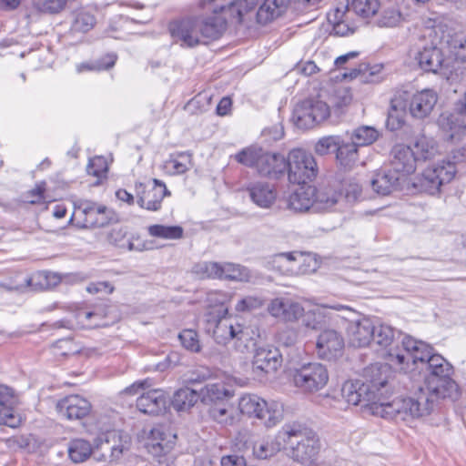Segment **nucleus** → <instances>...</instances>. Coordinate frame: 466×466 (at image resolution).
Wrapping results in <instances>:
<instances>
[{"label":"nucleus","instance_id":"1","mask_svg":"<svg viewBox=\"0 0 466 466\" xmlns=\"http://www.w3.org/2000/svg\"><path fill=\"white\" fill-rule=\"evenodd\" d=\"M368 383H347L343 389L349 401H368L374 416L385 420L412 422L431 414L442 400L455 401L461 392L453 378L424 380L410 396L390 400L391 390L389 386L390 369L387 364H376L369 370Z\"/></svg>","mask_w":466,"mask_h":466},{"label":"nucleus","instance_id":"2","mask_svg":"<svg viewBox=\"0 0 466 466\" xmlns=\"http://www.w3.org/2000/svg\"><path fill=\"white\" fill-rule=\"evenodd\" d=\"M409 339L416 340L410 336L402 335L391 326L374 324L371 342L377 346L376 350L388 359L396 369L404 372L409 371V356L412 353L411 350H407L406 342Z\"/></svg>","mask_w":466,"mask_h":466},{"label":"nucleus","instance_id":"3","mask_svg":"<svg viewBox=\"0 0 466 466\" xmlns=\"http://www.w3.org/2000/svg\"><path fill=\"white\" fill-rule=\"evenodd\" d=\"M279 438L294 461L309 465L316 460L320 444L313 431L299 423L285 424L279 431Z\"/></svg>","mask_w":466,"mask_h":466},{"label":"nucleus","instance_id":"4","mask_svg":"<svg viewBox=\"0 0 466 466\" xmlns=\"http://www.w3.org/2000/svg\"><path fill=\"white\" fill-rule=\"evenodd\" d=\"M423 38H429L430 46L419 47L411 51L410 56L417 62L418 66L425 72L437 73L442 67H447L439 44L445 41L444 26L437 18H428L424 21Z\"/></svg>","mask_w":466,"mask_h":466},{"label":"nucleus","instance_id":"5","mask_svg":"<svg viewBox=\"0 0 466 466\" xmlns=\"http://www.w3.org/2000/svg\"><path fill=\"white\" fill-rule=\"evenodd\" d=\"M244 2H229L218 9H214L209 15H199L201 34L204 44L208 40L219 38L227 29L228 23H244L250 11L243 13Z\"/></svg>","mask_w":466,"mask_h":466},{"label":"nucleus","instance_id":"6","mask_svg":"<svg viewBox=\"0 0 466 466\" xmlns=\"http://www.w3.org/2000/svg\"><path fill=\"white\" fill-rule=\"evenodd\" d=\"M407 350L412 353L409 356V370L418 362L428 364V374L424 380L452 378L453 366L434 349L422 340H410L406 342Z\"/></svg>","mask_w":466,"mask_h":466},{"label":"nucleus","instance_id":"7","mask_svg":"<svg viewBox=\"0 0 466 466\" xmlns=\"http://www.w3.org/2000/svg\"><path fill=\"white\" fill-rule=\"evenodd\" d=\"M370 2H339L333 11L329 13L328 19L333 25L336 35L346 36L354 33L356 26L351 23L354 17L366 19L369 14L374 13Z\"/></svg>","mask_w":466,"mask_h":466},{"label":"nucleus","instance_id":"8","mask_svg":"<svg viewBox=\"0 0 466 466\" xmlns=\"http://www.w3.org/2000/svg\"><path fill=\"white\" fill-rule=\"evenodd\" d=\"M238 410L248 417L258 419L267 428L275 427L283 418V410L279 403L267 402L256 394L241 396Z\"/></svg>","mask_w":466,"mask_h":466},{"label":"nucleus","instance_id":"9","mask_svg":"<svg viewBox=\"0 0 466 466\" xmlns=\"http://www.w3.org/2000/svg\"><path fill=\"white\" fill-rule=\"evenodd\" d=\"M288 178L298 185H309L318 175V165L314 157L301 148L292 149L286 158Z\"/></svg>","mask_w":466,"mask_h":466},{"label":"nucleus","instance_id":"10","mask_svg":"<svg viewBox=\"0 0 466 466\" xmlns=\"http://www.w3.org/2000/svg\"><path fill=\"white\" fill-rule=\"evenodd\" d=\"M272 264L274 268L286 275L309 274L319 267L314 255L299 252L276 254L272 257Z\"/></svg>","mask_w":466,"mask_h":466},{"label":"nucleus","instance_id":"11","mask_svg":"<svg viewBox=\"0 0 466 466\" xmlns=\"http://www.w3.org/2000/svg\"><path fill=\"white\" fill-rule=\"evenodd\" d=\"M294 385L304 392H316L323 389L329 380L326 367L318 362L302 365L292 373Z\"/></svg>","mask_w":466,"mask_h":466},{"label":"nucleus","instance_id":"12","mask_svg":"<svg viewBox=\"0 0 466 466\" xmlns=\"http://www.w3.org/2000/svg\"><path fill=\"white\" fill-rule=\"evenodd\" d=\"M457 172L455 164L451 161H441L427 167L419 180L420 190L436 195L445 184L450 183Z\"/></svg>","mask_w":466,"mask_h":466},{"label":"nucleus","instance_id":"13","mask_svg":"<svg viewBox=\"0 0 466 466\" xmlns=\"http://www.w3.org/2000/svg\"><path fill=\"white\" fill-rule=\"evenodd\" d=\"M135 193L137 205L149 211L159 210L164 198L170 196L166 184L157 178L152 179V184L136 182Z\"/></svg>","mask_w":466,"mask_h":466},{"label":"nucleus","instance_id":"14","mask_svg":"<svg viewBox=\"0 0 466 466\" xmlns=\"http://www.w3.org/2000/svg\"><path fill=\"white\" fill-rule=\"evenodd\" d=\"M228 309H221L218 314L207 313L205 316V330L211 334L218 344H227L236 336L238 321L226 318Z\"/></svg>","mask_w":466,"mask_h":466},{"label":"nucleus","instance_id":"15","mask_svg":"<svg viewBox=\"0 0 466 466\" xmlns=\"http://www.w3.org/2000/svg\"><path fill=\"white\" fill-rule=\"evenodd\" d=\"M282 364L279 350L271 347H258L255 350L252 360V373L259 380L267 375L276 372Z\"/></svg>","mask_w":466,"mask_h":466},{"label":"nucleus","instance_id":"16","mask_svg":"<svg viewBox=\"0 0 466 466\" xmlns=\"http://www.w3.org/2000/svg\"><path fill=\"white\" fill-rule=\"evenodd\" d=\"M172 37L181 46L194 47L204 44L198 16H189L170 24Z\"/></svg>","mask_w":466,"mask_h":466},{"label":"nucleus","instance_id":"17","mask_svg":"<svg viewBox=\"0 0 466 466\" xmlns=\"http://www.w3.org/2000/svg\"><path fill=\"white\" fill-rule=\"evenodd\" d=\"M268 313L274 319L285 322H295L304 315V308L288 297H277L269 300Z\"/></svg>","mask_w":466,"mask_h":466},{"label":"nucleus","instance_id":"18","mask_svg":"<svg viewBox=\"0 0 466 466\" xmlns=\"http://www.w3.org/2000/svg\"><path fill=\"white\" fill-rule=\"evenodd\" d=\"M369 6L374 7V13L369 14L366 19L374 18L379 26L391 27L397 25L404 15L398 2H370Z\"/></svg>","mask_w":466,"mask_h":466},{"label":"nucleus","instance_id":"19","mask_svg":"<svg viewBox=\"0 0 466 466\" xmlns=\"http://www.w3.org/2000/svg\"><path fill=\"white\" fill-rule=\"evenodd\" d=\"M249 2L243 3V13L246 10L250 11V15L247 16V19L243 24L249 25L253 17L260 25H266L272 22L276 18L281 15L287 8L286 2H262V5L255 12L253 6H249Z\"/></svg>","mask_w":466,"mask_h":466},{"label":"nucleus","instance_id":"20","mask_svg":"<svg viewBox=\"0 0 466 466\" xmlns=\"http://www.w3.org/2000/svg\"><path fill=\"white\" fill-rule=\"evenodd\" d=\"M405 179L403 176L391 167L376 172L370 181V185L379 195L388 196L401 188Z\"/></svg>","mask_w":466,"mask_h":466},{"label":"nucleus","instance_id":"21","mask_svg":"<svg viewBox=\"0 0 466 466\" xmlns=\"http://www.w3.org/2000/svg\"><path fill=\"white\" fill-rule=\"evenodd\" d=\"M316 347L320 358L331 360L342 353L344 339L334 329H325L318 337Z\"/></svg>","mask_w":466,"mask_h":466},{"label":"nucleus","instance_id":"22","mask_svg":"<svg viewBox=\"0 0 466 466\" xmlns=\"http://www.w3.org/2000/svg\"><path fill=\"white\" fill-rule=\"evenodd\" d=\"M90 410L89 401L79 395L66 396L56 404L59 415L67 420H80L86 417Z\"/></svg>","mask_w":466,"mask_h":466},{"label":"nucleus","instance_id":"23","mask_svg":"<svg viewBox=\"0 0 466 466\" xmlns=\"http://www.w3.org/2000/svg\"><path fill=\"white\" fill-rule=\"evenodd\" d=\"M390 167L401 174L406 180L409 174L416 170L417 157L414 150L405 145H396L391 151Z\"/></svg>","mask_w":466,"mask_h":466},{"label":"nucleus","instance_id":"24","mask_svg":"<svg viewBox=\"0 0 466 466\" xmlns=\"http://www.w3.org/2000/svg\"><path fill=\"white\" fill-rule=\"evenodd\" d=\"M344 198L331 187L316 188L314 194V212L339 211L342 209Z\"/></svg>","mask_w":466,"mask_h":466},{"label":"nucleus","instance_id":"25","mask_svg":"<svg viewBox=\"0 0 466 466\" xmlns=\"http://www.w3.org/2000/svg\"><path fill=\"white\" fill-rule=\"evenodd\" d=\"M437 101L438 96L436 92L431 89H423L411 96L409 111L415 118H425L430 116Z\"/></svg>","mask_w":466,"mask_h":466},{"label":"nucleus","instance_id":"26","mask_svg":"<svg viewBox=\"0 0 466 466\" xmlns=\"http://www.w3.org/2000/svg\"><path fill=\"white\" fill-rule=\"evenodd\" d=\"M373 332L374 323L368 318L352 321L347 329L349 342L356 348L370 345Z\"/></svg>","mask_w":466,"mask_h":466},{"label":"nucleus","instance_id":"27","mask_svg":"<svg viewBox=\"0 0 466 466\" xmlns=\"http://www.w3.org/2000/svg\"><path fill=\"white\" fill-rule=\"evenodd\" d=\"M137 407L142 413L157 415L166 410L167 397L162 390H151L137 398Z\"/></svg>","mask_w":466,"mask_h":466},{"label":"nucleus","instance_id":"28","mask_svg":"<svg viewBox=\"0 0 466 466\" xmlns=\"http://www.w3.org/2000/svg\"><path fill=\"white\" fill-rule=\"evenodd\" d=\"M101 449L110 451L113 460H117L124 451H128L131 439L127 433L119 431H108L100 437Z\"/></svg>","mask_w":466,"mask_h":466},{"label":"nucleus","instance_id":"29","mask_svg":"<svg viewBox=\"0 0 466 466\" xmlns=\"http://www.w3.org/2000/svg\"><path fill=\"white\" fill-rule=\"evenodd\" d=\"M314 194L316 187L310 185H300L288 198V208L295 212L314 211Z\"/></svg>","mask_w":466,"mask_h":466},{"label":"nucleus","instance_id":"30","mask_svg":"<svg viewBox=\"0 0 466 466\" xmlns=\"http://www.w3.org/2000/svg\"><path fill=\"white\" fill-rule=\"evenodd\" d=\"M327 309L341 311L343 313L341 317L344 319H348L350 316L356 314V311L352 308L341 304L317 307L305 313L303 318L304 326L311 329H319L324 322L325 311Z\"/></svg>","mask_w":466,"mask_h":466},{"label":"nucleus","instance_id":"31","mask_svg":"<svg viewBox=\"0 0 466 466\" xmlns=\"http://www.w3.org/2000/svg\"><path fill=\"white\" fill-rule=\"evenodd\" d=\"M376 364H374L375 366ZM373 367V365L370 366L369 368H367L365 370V374H364V379L365 380L364 381H360V380H356V381H352V380H348L346 382L343 383L342 385V388H341V397L342 399H339V398H337V397H333V396H329V395H325L321 398L319 403L320 405L325 408V409H330V410H344L345 409V404L348 403V404H351V405H361L364 409H366L370 414L374 415L372 412H371V409L369 407L368 405V401L364 400H361L360 402L358 403H353V402H350L349 401L348 398L344 395V392H343V389L345 387V385L347 383H353V384H365V383H368V380H369V370Z\"/></svg>","mask_w":466,"mask_h":466},{"label":"nucleus","instance_id":"32","mask_svg":"<svg viewBox=\"0 0 466 466\" xmlns=\"http://www.w3.org/2000/svg\"><path fill=\"white\" fill-rule=\"evenodd\" d=\"M286 170V158L282 155L264 151L258 168L260 175L277 178L284 175Z\"/></svg>","mask_w":466,"mask_h":466},{"label":"nucleus","instance_id":"33","mask_svg":"<svg viewBox=\"0 0 466 466\" xmlns=\"http://www.w3.org/2000/svg\"><path fill=\"white\" fill-rule=\"evenodd\" d=\"M176 436L167 434L162 428L155 427L150 431V434L147 442V447L150 453L154 456L166 454L173 448Z\"/></svg>","mask_w":466,"mask_h":466},{"label":"nucleus","instance_id":"34","mask_svg":"<svg viewBox=\"0 0 466 466\" xmlns=\"http://www.w3.org/2000/svg\"><path fill=\"white\" fill-rule=\"evenodd\" d=\"M248 191L251 200L259 208H268L276 200V191L266 182L250 183Z\"/></svg>","mask_w":466,"mask_h":466},{"label":"nucleus","instance_id":"35","mask_svg":"<svg viewBox=\"0 0 466 466\" xmlns=\"http://www.w3.org/2000/svg\"><path fill=\"white\" fill-rule=\"evenodd\" d=\"M107 239L110 244L127 251H141L145 245L135 236H127V231L123 228H114L108 233Z\"/></svg>","mask_w":466,"mask_h":466},{"label":"nucleus","instance_id":"36","mask_svg":"<svg viewBox=\"0 0 466 466\" xmlns=\"http://www.w3.org/2000/svg\"><path fill=\"white\" fill-rule=\"evenodd\" d=\"M192 167V155L188 152H176L162 164L163 171L169 176L186 173Z\"/></svg>","mask_w":466,"mask_h":466},{"label":"nucleus","instance_id":"37","mask_svg":"<svg viewBox=\"0 0 466 466\" xmlns=\"http://www.w3.org/2000/svg\"><path fill=\"white\" fill-rule=\"evenodd\" d=\"M221 279L254 283L257 277L246 267L229 262L222 263Z\"/></svg>","mask_w":466,"mask_h":466},{"label":"nucleus","instance_id":"38","mask_svg":"<svg viewBox=\"0 0 466 466\" xmlns=\"http://www.w3.org/2000/svg\"><path fill=\"white\" fill-rule=\"evenodd\" d=\"M200 399L205 403L216 402L230 398L232 393L223 382L208 383L200 390Z\"/></svg>","mask_w":466,"mask_h":466},{"label":"nucleus","instance_id":"39","mask_svg":"<svg viewBox=\"0 0 466 466\" xmlns=\"http://www.w3.org/2000/svg\"><path fill=\"white\" fill-rule=\"evenodd\" d=\"M200 399L199 392L190 388H182L173 396L172 405L178 411H185L193 407Z\"/></svg>","mask_w":466,"mask_h":466},{"label":"nucleus","instance_id":"40","mask_svg":"<svg viewBox=\"0 0 466 466\" xmlns=\"http://www.w3.org/2000/svg\"><path fill=\"white\" fill-rule=\"evenodd\" d=\"M413 150L418 160H427L434 157L439 153V147L434 138L420 136L417 137Z\"/></svg>","mask_w":466,"mask_h":466},{"label":"nucleus","instance_id":"41","mask_svg":"<svg viewBox=\"0 0 466 466\" xmlns=\"http://www.w3.org/2000/svg\"><path fill=\"white\" fill-rule=\"evenodd\" d=\"M282 448H284V441L280 440L279 431L274 440H264L256 443L253 453L257 458L265 460L275 455Z\"/></svg>","mask_w":466,"mask_h":466},{"label":"nucleus","instance_id":"42","mask_svg":"<svg viewBox=\"0 0 466 466\" xmlns=\"http://www.w3.org/2000/svg\"><path fill=\"white\" fill-rule=\"evenodd\" d=\"M359 147L349 138V140H339L338 151L336 154L337 160L340 165L350 167L358 160Z\"/></svg>","mask_w":466,"mask_h":466},{"label":"nucleus","instance_id":"43","mask_svg":"<svg viewBox=\"0 0 466 466\" xmlns=\"http://www.w3.org/2000/svg\"><path fill=\"white\" fill-rule=\"evenodd\" d=\"M264 149L258 146H250L243 148L234 156V158L239 164L248 167H253L258 171V164L263 156Z\"/></svg>","mask_w":466,"mask_h":466},{"label":"nucleus","instance_id":"44","mask_svg":"<svg viewBox=\"0 0 466 466\" xmlns=\"http://www.w3.org/2000/svg\"><path fill=\"white\" fill-rule=\"evenodd\" d=\"M292 121L299 128L308 129L311 128L315 124L313 113L309 110V106H307L305 101L299 103L292 114Z\"/></svg>","mask_w":466,"mask_h":466},{"label":"nucleus","instance_id":"45","mask_svg":"<svg viewBox=\"0 0 466 466\" xmlns=\"http://www.w3.org/2000/svg\"><path fill=\"white\" fill-rule=\"evenodd\" d=\"M236 329V336L233 338L234 345L240 352L248 351L251 347L255 346L253 336L255 331L249 327H244L238 323Z\"/></svg>","mask_w":466,"mask_h":466},{"label":"nucleus","instance_id":"46","mask_svg":"<svg viewBox=\"0 0 466 466\" xmlns=\"http://www.w3.org/2000/svg\"><path fill=\"white\" fill-rule=\"evenodd\" d=\"M439 125L443 130L450 132V139L459 138L466 131V126L452 114H442L439 118Z\"/></svg>","mask_w":466,"mask_h":466},{"label":"nucleus","instance_id":"47","mask_svg":"<svg viewBox=\"0 0 466 466\" xmlns=\"http://www.w3.org/2000/svg\"><path fill=\"white\" fill-rule=\"evenodd\" d=\"M92 452L90 443L85 440L77 439L69 443L68 455L72 461L76 463L86 461Z\"/></svg>","mask_w":466,"mask_h":466},{"label":"nucleus","instance_id":"48","mask_svg":"<svg viewBox=\"0 0 466 466\" xmlns=\"http://www.w3.org/2000/svg\"><path fill=\"white\" fill-rule=\"evenodd\" d=\"M379 137V132L368 126L360 127L353 130L350 135V139L352 140L359 147L371 145Z\"/></svg>","mask_w":466,"mask_h":466},{"label":"nucleus","instance_id":"49","mask_svg":"<svg viewBox=\"0 0 466 466\" xmlns=\"http://www.w3.org/2000/svg\"><path fill=\"white\" fill-rule=\"evenodd\" d=\"M183 232L180 226L152 225L148 227L150 236L165 239H179L183 237Z\"/></svg>","mask_w":466,"mask_h":466},{"label":"nucleus","instance_id":"50","mask_svg":"<svg viewBox=\"0 0 466 466\" xmlns=\"http://www.w3.org/2000/svg\"><path fill=\"white\" fill-rule=\"evenodd\" d=\"M194 271L202 278L221 279L222 263L215 261L199 262L195 265Z\"/></svg>","mask_w":466,"mask_h":466},{"label":"nucleus","instance_id":"51","mask_svg":"<svg viewBox=\"0 0 466 466\" xmlns=\"http://www.w3.org/2000/svg\"><path fill=\"white\" fill-rule=\"evenodd\" d=\"M210 416L218 423L232 424L234 420V409L229 404H218L209 410Z\"/></svg>","mask_w":466,"mask_h":466},{"label":"nucleus","instance_id":"52","mask_svg":"<svg viewBox=\"0 0 466 466\" xmlns=\"http://www.w3.org/2000/svg\"><path fill=\"white\" fill-rule=\"evenodd\" d=\"M340 137L338 136H327L319 138L314 147V151L319 156H325L332 151L337 153Z\"/></svg>","mask_w":466,"mask_h":466},{"label":"nucleus","instance_id":"53","mask_svg":"<svg viewBox=\"0 0 466 466\" xmlns=\"http://www.w3.org/2000/svg\"><path fill=\"white\" fill-rule=\"evenodd\" d=\"M307 106H309V110L313 113L315 124H320L325 121L330 115L329 105L321 100L307 99L304 100Z\"/></svg>","mask_w":466,"mask_h":466},{"label":"nucleus","instance_id":"54","mask_svg":"<svg viewBox=\"0 0 466 466\" xmlns=\"http://www.w3.org/2000/svg\"><path fill=\"white\" fill-rule=\"evenodd\" d=\"M264 305V300L257 295H248L241 298L235 305L238 312H250L260 309Z\"/></svg>","mask_w":466,"mask_h":466},{"label":"nucleus","instance_id":"55","mask_svg":"<svg viewBox=\"0 0 466 466\" xmlns=\"http://www.w3.org/2000/svg\"><path fill=\"white\" fill-rule=\"evenodd\" d=\"M22 423V416L15 410V407H2L0 409V425L17 428Z\"/></svg>","mask_w":466,"mask_h":466},{"label":"nucleus","instance_id":"56","mask_svg":"<svg viewBox=\"0 0 466 466\" xmlns=\"http://www.w3.org/2000/svg\"><path fill=\"white\" fill-rule=\"evenodd\" d=\"M116 61V56L115 54H109L106 56L101 61L95 64L82 63L77 65L76 70L81 73L85 70H106L111 68Z\"/></svg>","mask_w":466,"mask_h":466},{"label":"nucleus","instance_id":"57","mask_svg":"<svg viewBox=\"0 0 466 466\" xmlns=\"http://www.w3.org/2000/svg\"><path fill=\"white\" fill-rule=\"evenodd\" d=\"M96 24V19L89 12L81 10L79 11L74 20L73 27L76 31L87 32L93 28Z\"/></svg>","mask_w":466,"mask_h":466},{"label":"nucleus","instance_id":"58","mask_svg":"<svg viewBox=\"0 0 466 466\" xmlns=\"http://www.w3.org/2000/svg\"><path fill=\"white\" fill-rule=\"evenodd\" d=\"M179 340L187 350L198 352L200 350V343L198 333L193 329H185L178 335Z\"/></svg>","mask_w":466,"mask_h":466},{"label":"nucleus","instance_id":"59","mask_svg":"<svg viewBox=\"0 0 466 466\" xmlns=\"http://www.w3.org/2000/svg\"><path fill=\"white\" fill-rule=\"evenodd\" d=\"M331 101L335 107L341 109L351 103L352 94L348 87L339 86L332 94Z\"/></svg>","mask_w":466,"mask_h":466},{"label":"nucleus","instance_id":"60","mask_svg":"<svg viewBox=\"0 0 466 466\" xmlns=\"http://www.w3.org/2000/svg\"><path fill=\"white\" fill-rule=\"evenodd\" d=\"M36 280L37 284H40L41 287H44L45 285H56L58 282L62 281V279L56 273H37L32 278L26 279L25 282L26 285L30 287L33 286V282Z\"/></svg>","mask_w":466,"mask_h":466},{"label":"nucleus","instance_id":"61","mask_svg":"<svg viewBox=\"0 0 466 466\" xmlns=\"http://www.w3.org/2000/svg\"><path fill=\"white\" fill-rule=\"evenodd\" d=\"M76 319L83 328L91 329L100 325L97 320H100L101 317L93 311L80 310L76 313Z\"/></svg>","mask_w":466,"mask_h":466},{"label":"nucleus","instance_id":"62","mask_svg":"<svg viewBox=\"0 0 466 466\" xmlns=\"http://www.w3.org/2000/svg\"><path fill=\"white\" fill-rule=\"evenodd\" d=\"M406 109V103L403 95H396L390 101L389 116L391 118L400 120Z\"/></svg>","mask_w":466,"mask_h":466},{"label":"nucleus","instance_id":"63","mask_svg":"<svg viewBox=\"0 0 466 466\" xmlns=\"http://www.w3.org/2000/svg\"><path fill=\"white\" fill-rule=\"evenodd\" d=\"M18 403L19 400L15 391L7 386L0 385V406L15 407Z\"/></svg>","mask_w":466,"mask_h":466},{"label":"nucleus","instance_id":"64","mask_svg":"<svg viewBox=\"0 0 466 466\" xmlns=\"http://www.w3.org/2000/svg\"><path fill=\"white\" fill-rule=\"evenodd\" d=\"M451 48L455 60L466 63V37H456L452 41Z\"/></svg>","mask_w":466,"mask_h":466}]
</instances>
